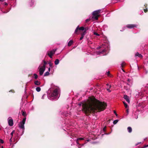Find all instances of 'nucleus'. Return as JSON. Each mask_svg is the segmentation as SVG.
Here are the masks:
<instances>
[{
    "instance_id": "nucleus-1",
    "label": "nucleus",
    "mask_w": 148,
    "mask_h": 148,
    "mask_svg": "<svg viewBox=\"0 0 148 148\" xmlns=\"http://www.w3.org/2000/svg\"><path fill=\"white\" fill-rule=\"evenodd\" d=\"M106 103L98 100L82 104L83 110L86 113L95 112L97 110L101 111L106 108Z\"/></svg>"
},
{
    "instance_id": "nucleus-2",
    "label": "nucleus",
    "mask_w": 148,
    "mask_h": 148,
    "mask_svg": "<svg viewBox=\"0 0 148 148\" xmlns=\"http://www.w3.org/2000/svg\"><path fill=\"white\" fill-rule=\"evenodd\" d=\"M58 88L54 89L53 91L48 94L47 96L48 98L51 100L57 99L60 96Z\"/></svg>"
},
{
    "instance_id": "nucleus-3",
    "label": "nucleus",
    "mask_w": 148,
    "mask_h": 148,
    "mask_svg": "<svg viewBox=\"0 0 148 148\" xmlns=\"http://www.w3.org/2000/svg\"><path fill=\"white\" fill-rule=\"evenodd\" d=\"M26 118H25L23 119L22 121H21L18 125L19 127L22 129V135L24 132L25 130L24 124L25 123Z\"/></svg>"
},
{
    "instance_id": "nucleus-4",
    "label": "nucleus",
    "mask_w": 148,
    "mask_h": 148,
    "mask_svg": "<svg viewBox=\"0 0 148 148\" xmlns=\"http://www.w3.org/2000/svg\"><path fill=\"white\" fill-rule=\"evenodd\" d=\"M101 10H98L94 11L92 13V15L94 16L93 17V18H94L96 20H97L98 19V17L99 16L98 14L101 12Z\"/></svg>"
},
{
    "instance_id": "nucleus-5",
    "label": "nucleus",
    "mask_w": 148,
    "mask_h": 148,
    "mask_svg": "<svg viewBox=\"0 0 148 148\" xmlns=\"http://www.w3.org/2000/svg\"><path fill=\"white\" fill-rule=\"evenodd\" d=\"M56 50V49H53L51 51H48L47 52V54L51 58H52V56L55 54Z\"/></svg>"
},
{
    "instance_id": "nucleus-6",
    "label": "nucleus",
    "mask_w": 148,
    "mask_h": 148,
    "mask_svg": "<svg viewBox=\"0 0 148 148\" xmlns=\"http://www.w3.org/2000/svg\"><path fill=\"white\" fill-rule=\"evenodd\" d=\"M45 67L42 66H40L39 67L38 69L39 71V73L40 75H42L44 71H45Z\"/></svg>"
},
{
    "instance_id": "nucleus-7",
    "label": "nucleus",
    "mask_w": 148,
    "mask_h": 148,
    "mask_svg": "<svg viewBox=\"0 0 148 148\" xmlns=\"http://www.w3.org/2000/svg\"><path fill=\"white\" fill-rule=\"evenodd\" d=\"M132 84L127 83V85L124 86V88L127 91H131L130 88L132 86Z\"/></svg>"
},
{
    "instance_id": "nucleus-8",
    "label": "nucleus",
    "mask_w": 148,
    "mask_h": 148,
    "mask_svg": "<svg viewBox=\"0 0 148 148\" xmlns=\"http://www.w3.org/2000/svg\"><path fill=\"white\" fill-rule=\"evenodd\" d=\"M136 26L134 24H128L126 25L125 27H124L123 28V30H121V31H122L124 30V29L125 28V27H127V28L129 29H132L134 27H136Z\"/></svg>"
},
{
    "instance_id": "nucleus-9",
    "label": "nucleus",
    "mask_w": 148,
    "mask_h": 148,
    "mask_svg": "<svg viewBox=\"0 0 148 148\" xmlns=\"http://www.w3.org/2000/svg\"><path fill=\"white\" fill-rule=\"evenodd\" d=\"M8 125L10 126H12L13 125V121L11 117H9L8 119Z\"/></svg>"
},
{
    "instance_id": "nucleus-10",
    "label": "nucleus",
    "mask_w": 148,
    "mask_h": 148,
    "mask_svg": "<svg viewBox=\"0 0 148 148\" xmlns=\"http://www.w3.org/2000/svg\"><path fill=\"white\" fill-rule=\"evenodd\" d=\"M106 49H103L101 51H98L97 52V54L98 55L103 56L106 55V53H105V52L106 51Z\"/></svg>"
},
{
    "instance_id": "nucleus-11",
    "label": "nucleus",
    "mask_w": 148,
    "mask_h": 148,
    "mask_svg": "<svg viewBox=\"0 0 148 148\" xmlns=\"http://www.w3.org/2000/svg\"><path fill=\"white\" fill-rule=\"evenodd\" d=\"M84 139V138H82V137L76 139V142L77 143V145H78L77 146H78V148H80L81 147L80 146L81 145L79 143L78 140H82Z\"/></svg>"
},
{
    "instance_id": "nucleus-12",
    "label": "nucleus",
    "mask_w": 148,
    "mask_h": 148,
    "mask_svg": "<svg viewBox=\"0 0 148 148\" xmlns=\"http://www.w3.org/2000/svg\"><path fill=\"white\" fill-rule=\"evenodd\" d=\"M123 98L128 103H130V100L129 97L126 95H124L123 96Z\"/></svg>"
},
{
    "instance_id": "nucleus-13",
    "label": "nucleus",
    "mask_w": 148,
    "mask_h": 148,
    "mask_svg": "<svg viewBox=\"0 0 148 148\" xmlns=\"http://www.w3.org/2000/svg\"><path fill=\"white\" fill-rule=\"evenodd\" d=\"M139 113V111L138 110L136 112H135L134 113V118L135 119H138V114Z\"/></svg>"
},
{
    "instance_id": "nucleus-14",
    "label": "nucleus",
    "mask_w": 148,
    "mask_h": 148,
    "mask_svg": "<svg viewBox=\"0 0 148 148\" xmlns=\"http://www.w3.org/2000/svg\"><path fill=\"white\" fill-rule=\"evenodd\" d=\"M34 84L35 85L39 86L40 84L41 83L38 80H35L34 81Z\"/></svg>"
},
{
    "instance_id": "nucleus-15",
    "label": "nucleus",
    "mask_w": 148,
    "mask_h": 148,
    "mask_svg": "<svg viewBox=\"0 0 148 148\" xmlns=\"http://www.w3.org/2000/svg\"><path fill=\"white\" fill-rule=\"evenodd\" d=\"M127 130L128 132L130 133L132 132V129L131 127H128L127 128Z\"/></svg>"
},
{
    "instance_id": "nucleus-16",
    "label": "nucleus",
    "mask_w": 148,
    "mask_h": 148,
    "mask_svg": "<svg viewBox=\"0 0 148 148\" xmlns=\"http://www.w3.org/2000/svg\"><path fill=\"white\" fill-rule=\"evenodd\" d=\"M59 63V60L58 59H56L55 60L54 63L55 65H58Z\"/></svg>"
},
{
    "instance_id": "nucleus-17",
    "label": "nucleus",
    "mask_w": 148,
    "mask_h": 148,
    "mask_svg": "<svg viewBox=\"0 0 148 148\" xmlns=\"http://www.w3.org/2000/svg\"><path fill=\"white\" fill-rule=\"evenodd\" d=\"M73 43V41L72 40H70L68 44V45L70 46Z\"/></svg>"
},
{
    "instance_id": "nucleus-18",
    "label": "nucleus",
    "mask_w": 148,
    "mask_h": 148,
    "mask_svg": "<svg viewBox=\"0 0 148 148\" xmlns=\"http://www.w3.org/2000/svg\"><path fill=\"white\" fill-rule=\"evenodd\" d=\"M36 90L38 92H39L41 90V88L40 87H37L36 88Z\"/></svg>"
},
{
    "instance_id": "nucleus-19",
    "label": "nucleus",
    "mask_w": 148,
    "mask_h": 148,
    "mask_svg": "<svg viewBox=\"0 0 148 148\" xmlns=\"http://www.w3.org/2000/svg\"><path fill=\"white\" fill-rule=\"evenodd\" d=\"M48 64L49 65V66L51 67H52V66L53 65V64L51 62V61H49Z\"/></svg>"
},
{
    "instance_id": "nucleus-20",
    "label": "nucleus",
    "mask_w": 148,
    "mask_h": 148,
    "mask_svg": "<svg viewBox=\"0 0 148 148\" xmlns=\"http://www.w3.org/2000/svg\"><path fill=\"white\" fill-rule=\"evenodd\" d=\"M14 132H15V131L13 130L10 134V135L11 136V138L10 139V141H11L12 138V136L13 135V134L14 133Z\"/></svg>"
},
{
    "instance_id": "nucleus-21",
    "label": "nucleus",
    "mask_w": 148,
    "mask_h": 148,
    "mask_svg": "<svg viewBox=\"0 0 148 148\" xmlns=\"http://www.w3.org/2000/svg\"><path fill=\"white\" fill-rule=\"evenodd\" d=\"M125 65V63L124 62H123L121 64V68H123L124 66Z\"/></svg>"
},
{
    "instance_id": "nucleus-22",
    "label": "nucleus",
    "mask_w": 148,
    "mask_h": 148,
    "mask_svg": "<svg viewBox=\"0 0 148 148\" xmlns=\"http://www.w3.org/2000/svg\"><path fill=\"white\" fill-rule=\"evenodd\" d=\"M43 62L44 64H43V66H43L45 67L46 65L47 64V62L45 60H43Z\"/></svg>"
},
{
    "instance_id": "nucleus-23",
    "label": "nucleus",
    "mask_w": 148,
    "mask_h": 148,
    "mask_svg": "<svg viewBox=\"0 0 148 148\" xmlns=\"http://www.w3.org/2000/svg\"><path fill=\"white\" fill-rule=\"evenodd\" d=\"M34 78L35 79H36L38 77V75L36 73H34Z\"/></svg>"
},
{
    "instance_id": "nucleus-24",
    "label": "nucleus",
    "mask_w": 148,
    "mask_h": 148,
    "mask_svg": "<svg viewBox=\"0 0 148 148\" xmlns=\"http://www.w3.org/2000/svg\"><path fill=\"white\" fill-rule=\"evenodd\" d=\"M84 28L83 27H79V30H84Z\"/></svg>"
},
{
    "instance_id": "nucleus-25",
    "label": "nucleus",
    "mask_w": 148,
    "mask_h": 148,
    "mask_svg": "<svg viewBox=\"0 0 148 148\" xmlns=\"http://www.w3.org/2000/svg\"><path fill=\"white\" fill-rule=\"evenodd\" d=\"M49 72H48V71H47L44 74V76H47V75H49Z\"/></svg>"
},
{
    "instance_id": "nucleus-26",
    "label": "nucleus",
    "mask_w": 148,
    "mask_h": 148,
    "mask_svg": "<svg viewBox=\"0 0 148 148\" xmlns=\"http://www.w3.org/2000/svg\"><path fill=\"white\" fill-rule=\"evenodd\" d=\"M118 121V120H114L113 122V123L114 124H116Z\"/></svg>"
},
{
    "instance_id": "nucleus-27",
    "label": "nucleus",
    "mask_w": 148,
    "mask_h": 148,
    "mask_svg": "<svg viewBox=\"0 0 148 148\" xmlns=\"http://www.w3.org/2000/svg\"><path fill=\"white\" fill-rule=\"evenodd\" d=\"M79 29V26H78L75 30V33H76Z\"/></svg>"
},
{
    "instance_id": "nucleus-28",
    "label": "nucleus",
    "mask_w": 148,
    "mask_h": 148,
    "mask_svg": "<svg viewBox=\"0 0 148 148\" xmlns=\"http://www.w3.org/2000/svg\"><path fill=\"white\" fill-rule=\"evenodd\" d=\"M127 83H129V84H132L131 82V79H128L127 80Z\"/></svg>"
},
{
    "instance_id": "nucleus-29",
    "label": "nucleus",
    "mask_w": 148,
    "mask_h": 148,
    "mask_svg": "<svg viewBox=\"0 0 148 148\" xmlns=\"http://www.w3.org/2000/svg\"><path fill=\"white\" fill-rule=\"evenodd\" d=\"M86 31H85L83 33H82V34H81V36H83V37H84V36L86 34Z\"/></svg>"
},
{
    "instance_id": "nucleus-30",
    "label": "nucleus",
    "mask_w": 148,
    "mask_h": 148,
    "mask_svg": "<svg viewBox=\"0 0 148 148\" xmlns=\"http://www.w3.org/2000/svg\"><path fill=\"white\" fill-rule=\"evenodd\" d=\"M107 75L108 76H109L110 77H112V75H110L109 71H108V72H107Z\"/></svg>"
},
{
    "instance_id": "nucleus-31",
    "label": "nucleus",
    "mask_w": 148,
    "mask_h": 148,
    "mask_svg": "<svg viewBox=\"0 0 148 148\" xmlns=\"http://www.w3.org/2000/svg\"><path fill=\"white\" fill-rule=\"evenodd\" d=\"M124 105L126 108H127L128 107L126 103H125Z\"/></svg>"
},
{
    "instance_id": "nucleus-32",
    "label": "nucleus",
    "mask_w": 148,
    "mask_h": 148,
    "mask_svg": "<svg viewBox=\"0 0 148 148\" xmlns=\"http://www.w3.org/2000/svg\"><path fill=\"white\" fill-rule=\"evenodd\" d=\"M94 34L95 35H96V36H99V34H98V33H97L96 32H94Z\"/></svg>"
},
{
    "instance_id": "nucleus-33",
    "label": "nucleus",
    "mask_w": 148,
    "mask_h": 148,
    "mask_svg": "<svg viewBox=\"0 0 148 148\" xmlns=\"http://www.w3.org/2000/svg\"><path fill=\"white\" fill-rule=\"evenodd\" d=\"M90 21V19H87L86 20V23L89 21Z\"/></svg>"
},
{
    "instance_id": "nucleus-34",
    "label": "nucleus",
    "mask_w": 148,
    "mask_h": 148,
    "mask_svg": "<svg viewBox=\"0 0 148 148\" xmlns=\"http://www.w3.org/2000/svg\"><path fill=\"white\" fill-rule=\"evenodd\" d=\"M135 56L136 57L139 56V53L138 52H137L135 55Z\"/></svg>"
},
{
    "instance_id": "nucleus-35",
    "label": "nucleus",
    "mask_w": 148,
    "mask_h": 148,
    "mask_svg": "<svg viewBox=\"0 0 148 148\" xmlns=\"http://www.w3.org/2000/svg\"><path fill=\"white\" fill-rule=\"evenodd\" d=\"M4 143V141L2 139H0V143Z\"/></svg>"
},
{
    "instance_id": "nucleus-36",
    "label": "nucleus",
    "mask_w": 148,
    "mask_h": 148,
    "mask_svg": "<svg viewBox=\"0 0 148 148\" xmlns=\"http://www.w3.org/2000/svg\"><path fill=\"white\" fill-rule=\"evenodd\" d=\"M126 111L127 112V115L128 114H129V110L128 109H127V110H126Z\"/></svg>"
},
{
    "instance_id": "nucleus-37",
    "label": "nucleus",
    "mask_w": 148,
    "mask_h": 148,
    "mask_svg": "<svg viewBox=\"0 0 148 148\" xmlns=\"http://www.w3.org/2000/svg\"><path fill=\"white\" fill-rule=\"evenodd\" d=\"M144 11L145 12H147L148 10L147 8H146V9H144Z\"/></svg>"
},
{
    "instance_id": "nucleus-38",
    "label": "nucleus",
    "mask_w": 148,
    "mask_h": 148,
    "mask_svg": "<svg viewBox=\"0 0 148 148\" xmlns=\"http://www.w3.org/2000/svg\"><path fill=\"white\" fill-rule=\"evenodd\" d=\"M31 2H32V4H30V5H31V6H32L33 5L34 1L33 0H32Z\"/></svg>"
},
{
    "instance_id": "nucleus-39",
    "label": "nucleus",
    "mask_w": 148,
    "mask_h": 148,
    "mask_svg": "<svg viewBox=\"0 0 148 148\" xmlns=\"http://www.w3.org/2000/svg\"><path fill=\"white\" fill-rule=\"evenodd\" d=\"M106 127H105L103 129V130L104 131H105V130H106Z\"/></svg>"
},
{
    "instance_id": "nucleus-40",
    "label": "nucleus",
    "mask_w": 148,
    "mask_h": 148,
    "mask_svg": "<svg viewBox=\"0 0 148 148\" xmlns=\"http://www.w3.org/2000/svg\"><path fill=\"white\" fill-rule=\"evenodd\" d=\"M107 90L109 92H110L111 91L110 90L109 88H107Z\"/></svg>"
},
{
    "instance_id": "nucleus-41",
    "label": "nucleus",
    "mask_w": 148,
    "mask_h": 148,
    "mask_svg": "<svg viewBox=\"0 0 148 148\" xmlns=\"http://www.w3.org/2000/svg\"><path fill=\"white\" fill-rule=\"evenodd\" d=\"M84 37H83V36H81V38H80V40H82L83 39V38Z\"/></svg>"
},
{
    "instance_id": "nucleus-42",
    "label": "nucleus",
    "mask_w": 148,
    "mask_h": 148,
    "mask_svg": "<svg viewBox=\"0 0 148 148\" xmlns=\"http://www.w3.org/2000/svg\"><path fill=\"white\" fill-rule=\"evenodd\" d=\"M45 96V95H44L42 96V99H44V96Z\"/></svg>"
},
{
    "instance_id": "nucleus-43",
    "label": "nucleus",
    "mask_w": 148,
    "mask_h": 148,
    "mask_svg": "<svg viewBox=\"0 0 148 148\" xmlns=\"http://www.w3.org/2000/svg\"><path fill=\"white\" fill-rule=\"evenodd\" d=\"M148 147V145H145V146H144L143 147V148H145V147Z\"/></svg>"
},
{
    "instance_id": "nucleus-44",
    "label": "nucleus",
    "mask_w": 148,
    "mask_h": 148,
    "mask_svg": "<svg viewBox=\"0 0 148 148\" xmlns=\"http://www.w3.org/2000/svg\"><path fill=\"white\" fill-rule=\"evenodd\" d=\"M50 71V68H49L48 69V72H49Z\"/></svg>"
},
{
    "instance_id": "nucleus-45",
    "label": "nucleus",
    "mask_w": 148,
    "mask_h": 148,
    "mask_svg": "<svg viewBox=\"0 0 148 148\" xmlns=\"http://www.w3.org/2000/svg\"><path fill=\"white\" fill-rule=\"evenodd\" d=\"M114 113L115 114V115H116V116H117V114L116 113V112L115 111H114Z\"/></svg>"
},
{
    "instance_id": "nucleus-46",
    "label": "nucleus",
    "mask_w": 148,
    "mask_h": 148,
    "mask_svg": "<svg viewBox=\"0 0 148 148\" xmlns=\"http://www.w3.org/2000/svg\"><path fill=\"white\" fill-rule=\"evenodd\" d=\"M25 112H23V113L22 114H23V116H25Z\"/></svg>"
},
{
    "instance_id": "nucleus-47",
    "label": "nucleus",
    "mask_w": 148,
    "mask_h": 148,
    "mask_svg": "<svg viewBox=\"0 0 148 148\" xmlns=\"http://www.w3.org/2000/svg\"><path fill=\"white\" fill-rule=\"evenodd\" d=\"M142 57V55H141L140 54H139V57Z\"/></svg>"
},
{
    "instance_id": "nucleus-48",
    "label": "nucleus",
    "mask_w": 148,
    "mask_h": 148,
    "mask_svg": "<svg viewBox=\"0 0 148 148\" xmlns=\"http://www.w3.org/2000/svg\"><path fill=\"white\" fill-rule=\"evenodd\" d=\"M51 89H50L48 91V92L49 93V91H50L51 92Z\"/></svg>"
},
{
    "instance_id": "nucleus-49",
    "label": "nucleus",
    "mask_w": 148,
    "mask_h": 148,
    "mask_svg": "<svg viewBox=\"0 0 148 148\" xmlns=\"http://www.w3.org/2000/svg\"><path fill=\"white\" fill-rule=\"evenodd\" d=\"M138 144H139V143H138L137 144H136V145H137Z\"/></svg>"
},
{
    "instance_id": "nucleus-50",
    "label": "nucleus",
    "mask_w": 148,
    "mask_h": 148,
    "mask_svg": "<svg viewBox=\"0 0 148 148\" xmlns=\"http://www.w3.org/2000/svg\"><path fill=\"white\" fill-rule=\"evenodd\" d=\"M111 87V85H110L109 86V88H110Z\"/></svg>"
},
{
    "instance_id": "nucleus-51",
    "label": "nucleus",
    "mask_w": 148,
    "mask_h": 148,
    "mask_svg": "<svg viewBox=\"0 0 148 148\" xmlns=\"http://www.w3.org/2000/svg\"><path fill=\"white\" fill-rule=\"evenodd\" d=\"M123 104H124V105L125 104V103H125V102H124V101H123Z\"/></svg>"
},
{
    "instance_id": "nucleus-52",
    "label": "nucleus",
    "mask_w": 148,
    "mask_h": 148,
    "mask_svg": "<svg viewBox=\"0 0 148 148\" xmlns=\"http://www.w3.org/2000/svg\"><path fill=\"white\" fill-rule=\"evenodd\" d=\"M122 70V71L124 72H125V71H124L122 69H121Z\"/></svg>"
},
{
    "instance_id": "nucleus-53",
    "label": "nucleus",
    "mask_w": 148,
    "mask_h": 148,
    "mask_svg": "<svg viewBox=\"0 0 148 148\" xmlns=\"http://www.w3.org/2000/svg\"><path fill=\"white\" fill-rule=\"evenodd\" d=\"M0 1H3V0H0Z\"/></svg>"
},
{
    "instance_id": "nucleus-54",
    "label": "nucleus",
    "mask_w": 148,
    "mask_h": 148,
    "mask_svg": "<svg viewBox=\"0 0 148 148\" xmlns=\"http://www.w3.org/2000/svg\"><path fill=\"white\" fill-rule=\"evenodd\" d=\"M1 148H3V146H1Z\"/></svg>"
},
{
    "instance_id": "nucleus-55",
    "label": "nucleus",
    "mask_w": 148,
    "mask_h": 148,
    "mask_svg": "<svg viewBox=\"0 0 148 148\" xmlns=\"http://www.w3.org/2000/svg\"><path fill=\"white\" fill-rule=\"evenodd\" d=\"M87 141H89V140H87Z\"/></svg>"
},
{
    "instance_id": "nucleus-56",
    "label": "nucleus",
    "mask_w": 148,
    "mask_h": 148,
    "mask_svg": "<svg viewBox=\"0 0 148 148\" xmlns=\"http://www.w3.org/2000/svg\"><path fill=\"white\" fill-rule=\"evenodd\" d=\"M138 66V68L139 69V66Z\"/></svg>"
},
{
    "instance_id": "nucleus-57",
    "label": "nucleus",
    "mask_w": 148,
    "mask_h": 148,
    "mask_svg": "<svg viewBox=\"0 0 148 148\" xmlns=\"http://www.w3.org/2000/svg\"><path fill=\"white\" fill-rule=\"evenodd\" d=\"M79 105H80V106H81V104H79Z\"/></svg>"
},
{
    "instance_id": "nucleus-58",
    "label": "nucleus",
    "mask_w": 148,
    "mask_h": 148,
    "mask_svg": "<svg viewBox=\"0 0 148 148\" xmlns=\"http://www.w3.org/2000/svg\"><path fill=\"white\" fill-rule=\"evenodd\" d=\"M109 85V84H107V85Z\"/></svg>"
}]
</instances>
